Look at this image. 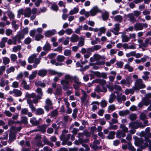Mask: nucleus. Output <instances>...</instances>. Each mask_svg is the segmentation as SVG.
Masks as SVG:
<instances>
[{
	"instance_id": "obj_1",
	"label": "nucleus",
	"mask_w": 151,
	"mask_h": 151,
	"mask_svg": "<svg viewBox=\"0 0 151 151\" xmlns=\"http://www.w3.org/2000/svg\"><path fill=\"white\" fill-rule=\"evenodd\" d=\"M61 84L63 85V88L64 91H66L68 89V86L70 85L69 81H66L63 79L61 81Z\"/></svg>"
},
{
	"instance_id": "obj_2",
	"label": "nucleus",
	"mask_w": 151,
	"mask_h": 151,
	"mask_svg": "<svg viewBox=\"0 0 151 151\" xmlns=\"http://www.w3.org/2000/svg\"><path fill=\"white\" fill-rule=\"evenodd\" d=\"M90 15L92 16H95L97 13L101 12V10L97 6L93 7L90 10Z\"/></svg>"
},
{
	"instance_id": "obj_3",
	"label": "nucleus",
	"mask_w": 151,
	"mask_h": 151,
	"mask_svg": "<svg viewBox=\"0 0 151 151\" xmlns=\"http://www.w3.org/2000/svg\"><path fill=\"white\" fill-rule=\"evenodd\" d=\"M56 32V31L55 29H53L52 30H48L46 31L44 35L46 37H50L53 35H55Z\"/></svg>"
},
{
	"instance_id": "obj_4",
	"label": "nucleus",
	"mask_w": 151,
	"mask_h": 151,
	"mask_svg": "<svg viewBox=\"0 0 151 151\" xmlns=\"http://www.w3.org/2000/svg\"><path fill=\"white\" fill-rule=\"evenodd\" d=\"M127 17L129 19V21L132 23H134L136 21V19L132 13L128 14L127 15Z\"/></svg>"
},
{
	"instance_id": "obj_5",
	"label": "nucleus",
	"mask_w": 151,
	"mask_h": 151,
	"mask_svg": "<svg viewBox=\"0 0 151 151\" xmlns=\"http://www.w3.org/2000/svg\"><path fill=\"white\" fill-rule=\"evenodd\" d=\"M32 14V10L29 7L26 8L24 10V15L25 17H29Z\"/></svg>"
},
{
	"instance_id": "obj_6",
	"label": "nucleus",
	"mask_w": 151,
	"mask_h": 151,
	"mask_svg": "<svg viewBox=\"0 0 151 151\" xmlns=\"http://www.w3.org/2000/svg\"><path fill=\"white\" fill-rule=\"evenodd\" d=\"M16 139L15 134L13 132L10 131L9 134V141L11 142Z\"/></svg>"
},
{
	"instance_id": "obj_7",
	"label": "nucleus",
	"mask_w": 151,
	"mask_h": 151,
	"mask_svg": "<svg viewBox=\"0 0 151 151\" xmlns=\"http://www.w3.org/2000/svg\"><path fill=\"white\" fill-rule=\"evenodd\" d=\"M30 122L33 126H37L40 124L39 122L37 120L36 118L35 117H33L32 119L31 118L30 119Z\"/></svg>"
},
{
	"instance_id": "obj_8",
	"label": "nucleus",
	"mask_w": 151,
	"mask_h": 151,
	"mask_svg": "<svg viewBox=\"0 0 151 151\" xmlns=\"http://www.w3.org/2000/svg\"><path fill=\"white\" fill-rule=\"evenodd\" d=\"M47 71L45 69H41L39 70L38 72V75L41 77H43L47 74Z\"/></svg>"
},
{
	"instance_id": "obj_9",
	"label": "nucleus",
	"mask_w": 151,
	"mask_h": 151,
	"mask_svg": "<svg viewBox=\"0 0 151 151\" xmlns=\"http://www.w3.org/2000/svg\"><path fill=\"white\" fill-rule=\"evenodd\" d=\"M81 91L83 94V96L81 98V102L82 103H84L87 99V95L85 91L83 89H81Z\"/></svg>"
},
{
	"instance_id": "obj_10",
	"label": "nucleus",
	"mask_w": 151,
	"mask_h": 151,
	"mask_svg": "<svg viewBox=\"0 0 151 151\" xmlns=\"http://www.w3.org/2000/svg\"><path fill=\"white\" fill-rule=\"evenodd\" d=\"M115 132L114 131H110L109 135L107 136L106 138L109 139H111L114 138Z\"/></svg>"
},
{
	"instance_id": "obj_11",
	"label": "nucleus",
	"mask_w": 151,
	"mask_h": 151,
	"mask_svg": "<svg viewBox=\"0 0 151 151\" xmlns=\"http://www.w3.org/2000/svg\"><path fill=\"white\" fill-rule=\"evenodd\" d=\"M135 129H137L139 127L144 128L145 127V125L142 124V123L141 122H138L137 120L135 121Z\"/></svg>"
},
{
	"instance_id": "obj_12",
	"label": "nucleus",
	"mask_w": 151,
	"mask_h": 151,
	"mask_svg": "<svg viewBox=\"0 0 151 151\" xmlns=\"http://www.w3.org/2000/svg\"><path fill=\"white\" fill-rule=\"evenodd\" d=\"M75 83L77 85L73 84V86L75 89L76 90H79L80 86H79L81 84V82L77 81L75 79L74 80Z\"/></svg>"
},
{
	"instance_id": "obj_13",
	"label": "nucleus",
	"mask_w": 151,
	"mask_h": 151,
	"mask_svg": "<svg viewBox=\"0 0 151 151\" xmlns=\"http://www.w3.org/2000/svg\"><path fill=\"white\" fill-rule=\"evenodd\" d=\"M145 85L144 84L141 83L139 85H135L134 89L135 90H139L140 89L145 88Z\"/></svg>"
},
{
	"instance_id": "obj_14",
	"label": "nucleus",
	"mask_w": 151,
	"mask_h": 151,
	"mask_svg": "<svg viewBox=\"0 0 151 151\" xmlns=\"http://www.w3.org/2000/svg\"><path fill=\"white\" fill-rule=\"evenodd\" d=\"M79 10V9L78 8L74 7L73 9L70 11L69 14L70 15H73L76 14L78 12Z\"/></svg>"
},
{
	"instance_id": "obj_15",
	"label": "nucleus",
	"mask_w": 151,
	"mask_h": 151,
	"mask_svg": "<svg viewBox=\"0 0 151 151\" xmlns=\"http://www.w3.org/2000/svg\"><path fill=\"white\" fill-rule=\"evenodd\" d=\"M36 54H33L31 56H29L28 58V62L29 63H32L34 62V59L36 57Z\"/></svg>"
},
{
	"instance_id": "obj_16",
	"label": "nucleus",
	"mask_w": 151,
	"mask_h": 151,
	"mask_svg": "<svg viewBox=\"0 0 151 151\" xmlns=\"http://www.w3.org/2000/svg\"><path fill=\"white\" fill-rule=\"evenodd\" d=\"M21 122L22 124L25 125H27L28 124V118L26 116H23L21 117Z\"/></svg>"
},
{
	"instance_id": "obj_17",
	"label": "nucleus",
	"mask_w": 151,
	"mask_h": 151,
	"mask_svg": "<svg viewBox=\"0 0 151 151\" xmlns=\"http://www.w3.org/2000/svg\"><path fill=\"white\" fill-rule=\"evenodd\" d=\"M114 20L118 22H121L123 19L122 16L120 15H116L113 17Z\"/></svg>"
},
{
	"instance_id": "obj_18",
	"label": "nucleus",
	"mask_w": 151,
	"mask_h": 151,
	"mask_svg": "<svg viewBox=\"0 0 151 151\" xmlns=\"http://www.w3.org/2000/svg\"><path fill=\"white\" fill-rule=\"evenodd\" d=\"M129 111L128 110H126L125 111H120L119 112V114L120 116H124L125 115L128 114H129Z\"/></svg>"
},
{
	"instance_id": "obj_19",
	"label": "nucleus",
	"mask_w": 151,
	"mask_h": 151,
	"mask_svg": "<svg viewBox=\"0 0 151 151\" xmlns=\"http://www.w3.org/2000/svg\"><path fill=\"white\" fill-rule=\"evenodd\" d=\"M44 111L43 109L41 108H39L36 110V114L37 115H40L43 114Z\"/></svg>"
},
{
	"instance_id": "obj_20",
	"label": "nucleus",
	"mask_w": 151,
	"mask_h": 151,
	"mask_svg": "<svg viewBox=\"0 0 151 151\" xmlns=\"http://www.w3.org/2000/svg\"><path fill=\"white\" fill-rule=\"evenodd\" d=\"M126 84L128 86H129L132 83V80L131 78L129 76H128L126 78Z\"/></svg>"
},
{
	"instance_id": "obj_21",
	"label": "nucleus",
	"mask_w": 151,
	"mask_h": 151,
	"mask_svg": "<svg viewBox=\"0 0 151 151\" xmlns=\"http://www.w3.org/2000/svg\"><path fill=\"white\" fill-rule=\"evenodd\" d=\"M37 128L39 129V131H41L43 133H44L46 131V127L45 125L39 126Z\"/></svg>"
},
{
	"instance_id": "obj_22",
	"label": "nucleus",
	"mask_w": 151,
	"mask_h": 151,
	"mask_svg": "<svg viewBox=\"0 0 151 151\" xmlns=\"http://www.w3.org/2000/svg\"><path fill=\"white\" fill-rule=\"evenodd\" d=\"M7 15L10 20L14 19L15 17L14 14L11 11L7 12Z\"/></svg>"
},
{
	"instance_id": "obj_23",
	"label": "nucleus",
	"mask_w": 151,
	"mask_h": 151,
	"mask_svg": "<svg viewBox=\"0 0 151 151\" xmlns=\"http://www.w3.org/2000/svg\"><path fill=\"white\" fill-rule=\"evenodd\" d=\"M116 96L114 93H111L110 95V97L109 101L110 103H112L116 98Z\"/></svg>"
},
{
	"instance_id": "obj_24",
	"label": "nucleus",
	"mask_w": 151,
	"mask_h": 151,
	"mask_svg": "<svg viewBox=\"0 0 151 151\" xmlns=\"http://www.w3.org/2000/svg\"><path fill=\"white\" fill-rule=\"evenodd\" d=\"M37 73V71L35 70L33 72L32 74L29 75V79L30 80H31L34 79L36 76V74Z\"/></svg>"
},
{
	"instance_id": "obj_25",
	"label": "nucleus",
	"mask_w": 151,
	"mask_h": 151,
	"mask_svg": "<svg viewBox=\"0 0 151 151\" xmlns=\"http://www.w3.org/2000/svg\"><path fill=\"white\" fill-rule=\"evenodd\" d=\"M13 93L16 95V96H20L22 94V91L18 89H14Z\"/></svg>"
},
{
	"instance_id": "obj_26",
	"label": "nucleus",
	"mask_w": 151,
	"mask_h": 151,
	"mask_svg": "<svg viewBox=\"0 0 151 151\" xmlns=\"http://www.w3.org/2000/svg\"><path fill=\"white\" fill-rule=\"evenodd\" d=\"M44 37L43 35L41 34H37L35 36V40L37 41H39L41 39L43 38Z\"/></svg>"
},
{
	"instance_id": "obj_27",
	"label": "nucleus",
	"mask_w": 151,
	"mask_h": 151,
	"mask_svg": "<svg viewBox=\"0 0 151 151\" xmlns=\"http://www.w3.org/2000/svg\"><path fill=\"white\" fill-rule=\"evenodd\" d=\"M79 39V37L78 35H75L73 37H72L70 38L71 41L73 42H77Z\"/></svg>"
},
{
	"instance_id": "obj_28",
	"label": "nucleus",
	"mask_w": 151,
	"mask_h": 151,
	"mask_svg": "<svg viewBox=\"0 0 151 151\" xmlns=\"http://www.w3.org/2000/svg\"><path fill=\"white\" fill-rule=\"evenodd\" d=\"M102 18L103 20H105L107 19L109 17V13L105 11L102 15Z\"/></svg>"
},
{
	"instance_id": "obj_29",
	"label": "nucleus",
	"mask_w": 151,
	"mask_h": 151,
	"mask_svg": "<svg viewBox=\"0 0 151 151\" xmlns=\"http://www.w3.org/2000/svg\"><path fill=\"white\" fill-rule=\"evenodd\" d=\"M65 57L61 55H58L57 58V60L58 62H62L64 61L65 59Z\"/></svg>"
},
{
	"instance_id": "obj_30",
	"label": "nucleus",
	"mask_w": 151,
	"mask_h": 151,
	"mask_svg": "<svg viewBox=\"0 0 151 151\" xmlns=\"http://www.w3.org/2000/svg\"><path fill=\"white\" fill-rule=\"evenodd\" d=\"M35 85L36 86H41L42 87H45V84L44 83H42L41 81H39L37 82H35Z\"/></svg>"
},
{
	"instance_id": "obj_31",
	"label": "nucleus",
	"mask_w": 151,
	"mask_h": 151,
	"mask_svg": "<svg viewBox=\"0 0 151 151\" xmlns=\"http://www.w3.org/2000/svg\"><path fill=\"white\" fill-rule=\"evenodd\" d=\"M50 4H52L51 8L54 11L56 12L57 11L58 9V6L55 4H53L51 3H50Z\"/></svg>"
},
{
	"instance_id": "obj_32",
	"label": "nucleus",
	"mask_w": 151,
	"mask_h": 151,
	"mask_svg": "<svg viewBox=\"0 0 151 151\" xmlns=\"http://www.w3.org/2000/svg\"><path fill=\"white\" fill-rule=\"evenodd\" d=\"M62 93V90L60 88H57L55 90V95L60 96Z\"/></svg>"
},
{
	"instance_id": "obj_33",
	"label": "nucleus",
	"mask_w": 151,
	"mask_h": 151,
	"mask_svg": "<svg viewBox=\"0 0 151 151\" xmlns=\"http://www.w3.org/2000/svg\"><path fill=\"white\" fill-rule=\"evenodd\" d=\"M3 63L5 65L9 63L10 61L9 58L6 57H4L3 58Z\"/></svg>"
},
{
	"instance_id": "obj_34",
	"label": "nucleus",
	"mask_w": 151,
	"mask_h": 151,
	"mask_svg": "<svg viewBox=\"0 0 151 151\" xmlns=\"http://www.w3.org/2000/svg\"><path fill=\"white\" fill-rule=\"evenodd\" d=\"M128 148L129 150L131 151H136V149L132 145L130 142H128Z\"/></svg>"
},
{
	"instance_id": "obj_35",
	"label": "nucleus",
	"mask_w": 151,
	"mask_h": 151,
	"mask_svg": "<svg viewBox=\"0 0 151 151\" xmlns=\"http://www.w3.org/2000/svg\"><path fill=\"white\" fill-rule=\"evenodd\" d=\"M110 126L109 127V130H116L117 129L118 126L116 125H114L113 124H110Z\"/></svg>"
},
{
	"instance_id": "obj_36",
	"label": "nucleus",
	"mask_w": 151,
	"mask_h": 151,
	"mask_svg": "<svg viewBox=\"0 0 151 151\" xmlns=\"http://www.w3.org/2000/svg\"><path fill=\"white\" fill-rule=\"evenodd\" d=\"M51 46L49 44H45L43 47V50L47 51H49L50 49Z\"/></svg>"
},
{
	"instance_id": "obj_37",
	"label": "nucleus",
	"mask_w": 151,
	"mask_h": 151,
	"mask_svg": "<svg viewBox=\"0 0 151 151\" xmlns=\"http://www.w3.org/2000/svg\"><path fill=\"white\" fill-rule=\"evenodd\" d=\"M100 104L102 108H104L106 106L107 103L105 100L103 99L101 101Z\"/></svg>"
},
{
	"instance_id": "obj_38",
	"label": "nucleus",
	"mask_w": 151,
	"mask_h": 151,
	"mask_svg": "<svg viewBox=\"0 0 151 151\" xmlns=\"http://www.w3.org/2000/svg\"><path fill=\"white\" fill-rule=\"evenodd\" d=\"M133 14L134 17H138L141 14V12L139 11L135 10L133 11Z\"/></svg>"
},
{
	"instance_id": "obj_39",
	"label": "nucleus",
	"mask_w": 151,
	"mask_h": 151,
	"mask_svg": "<svg viewBox=\"0 0 151 151\" xmlns=\"http://www.w3.org/2000/svg\"><path fill=\"white\" fill-rule=\"evenodd\" d=\"M71 51L70 50H65L64 54L66 56H68L71 54Z\"/></svg>"
},
{
	"instance_id": "obj_40",
	"label": "nucleus",
	"mask_w": 151,
	"mask_h": 151,
	"mask_svg": "<svg viewBox=\"0 0 151 151\" xmlns=\"http://www.w3.org/2000/svg\"><path fill=\"white\" fill-rule=\"evenodd\" d=\"M74 80L75 79H74L73 78L71 77L69 75H66L65 76V79L64 80H65L66 81H69L68 80Z\"/></svg>"
},
{
	"instance_id": "obj_41",
	"label": "nucleus",
	"mask_w": 151,
	"mask_h": 151,
	"mask_svg": "<svg viewBox=\"0 0 151 151\" xmlns=\"http://www.w3.org/2000/svg\"><path fill=\"white\" fill-rule=\"evenodd\" d=\"M91 73H93L94 75L96 76L97 77L101 78V73L99 71L94 72L92 70H91Z\"/></svg>"
},
{
	"instance_id": "obj_42",
	"label": "nucleus",
	"mask_w": 151,
	"mask_h": 151,
	"mask_svg": "<svg viewBox=\"0 0 151 151\" xmlns=\"http://www.w3.org/2000/svg\"><path fill=\"white\" fill-rule=\"evenodd\" d=\"M146 115L144 113H141L139 115L140 119L142 121L146 119Z\"/></svg>"
},
{
	"instance_id": "obj_43",
	"label": "nucleus",
	"mask_w": 151,
	"mask_h": 151,
	"mask_svg": "<svg viewBox=\"0 0 151 151\" xmlns=\"http://www.w3.org/2000/svg\"><path fill=\"white\" fill-rule=\"evenodd\" d=\"M129 118L131 121H134L136 119L137 116L135 114H131L129 115Z\"/></svg>"
},
{
	"instance_id": "obj_44",
	"label": "nucleus",
	"mask_w": 151,
	"mask_h": 151,
	"mask_svg": "<svg viewBox=\"0 0 151 151\" xmlns=\"http://www.w3.org/2000/svg\"><path fill=\"white\" fill-rule=\"evenodd\" d=\"M83 132L84 135L87 137H90L91 136V133L86 130H84Z\"/></svg>"
},
{
	"instance_id": "obj_45",
	"label": "nucleus",
	"mask_w": 151,
	"mask_h": 151,
	"mask_svg": "<svg viewBox=\"0 0 151 151\" xmlns=\"http://www.w3.org/2000/svg\"><path fill=\"white\" fill-rule=\"evenodd\" d=\"M129 40V38L125 35L122 38V42H128Z\"/></svg>"
},
{
	"instance_id": "obj_46",
	"label": "nucleus",
	"mask_w": 151,
	"mask_h": 151,
	"mask_svg": "<svg viewBox=\"0 0 151 151\" xmlns=\"http://www.w3.org/2000/svg\"><path fill=\"white\" fill-rule=\"evenodd\" d=\"M93 56L95 60L96 61L99 60L101 58V56L98 54H94Z\"/></svg>"
},
{
	"instance_id": "obj_47",
	"label": "nucleus",
	"mask_w": 151,
	"mask_h": 151,
	"mask_svg": "<svg viewBox=\"0 0 151 151\" xmlns=\"http://www.w3.org/2000/svg\"><path fill=\"white\" fill-rule=\"evenodd\" d=\"M24 43L26 44H29L32 41L31 39L29 37H28L24 40Z\"/></svg>"
},
{
	"instance_id": "obj_48",
	"label": "nucleus",
	"mask_w": 151,
	"mask_h": 151,
	"mask_svg": "<svg viewBox=\"0 0 151 151\" xmlns=\"http://www.w3.org/2000/svg\"><path fill=\"white\" fill-rule=\"evenodd\" d=\"M11 59L12 61H15L17 58V57L15 54H12L11 55Z\"/></svg>"
},
{
	"instance_id": "obj_49",
	"label": "nucleus",
	"mask_w": 151,
	"mask_h": 151,
	"mask_svg": "<svg viewBox=\"0 0 151 151\" xmlns=\"http://www.w3.org/2000/svg\"><path fill=\"white\" fill-rule=\"evenodd\" d=\"M99 84L100 85L104 86L106 84V81L104 79H100Z\"/></svg>"
},
{
	"instance_id": "obj_50",
	"label": "nucleus",
	"mask_w": 151,
	"mask_h": 151,
	"mask_svg": "<svg viewBox=\"0 0 151 151\" xmlns=\"http://www.w3.org/2000/svg\"><path fill=\"white\" fill-rule=\"evenodd\" d=\"M28 112V110L26 108L22 109L21 111V113L23 115L27 114Z\"/></svg>"
},
{
	"instance_id": "obj_51",
	"label": "nucleus",
	"mask_w": 151,
	"mask_h": 151,
	"mask_svg": "<svg viewBox=\"0 0 151 151\" xmlns=\"http://www.w3.org/2000/svg\"><path fill=\"white\" fill-rule=\"evenodd\" d=\"M58 114V112L56 109L53 110L51 113V115L53 117L56 116Z\"/></svg>"
},
{
	"instance_id": "obj_52",
	"label": "nucleus",
	"mask_w": 151,
	"mask_h": 151,
	"mask_svg": "<svg viewBox=\"0 0 151 151\" xmlns=\"http://www.w3.org/2000/svg\"><path fill=\"white\" fill-rule=\"evenodd\" d=\"M135 121L134 122H131L130 123H129V127H131V128L135 129Z\"/></svg>"
},
{
	"instance_id": "obj_53",
	"label": "nucleus",
	"mask_w": 151,
	"mask_h": 151,
	"mask_svg": "<svg viewBox=\"0 0 151 151\" xmlns=\"http://www.w3.org/2000/svg\"><path fill=\"white\" fill-rule=\"evenodd\" d=\"M36 91L40 95H42L43 92H42V90L41 88H37L36 90Z\"/></svg>"
},
{
	"instance_id": "obj_54",
	"label": "nucleus",
	"mask_w": 151,
	"mask_h": 151,
	"mask_svg": "<svg viewBox=\"0 0 151 151\" xmlns=\"http://www.w3.org/2000/svg\"><path fill=\"white\" fill-rule=\"evenodd\" d=\"M114 31L112 30H111V31L113 32L114 34L116 35H118L119 34L121 33V32L118 33L119 30L120 29H113Z\"/></svg>"
},
{
	"instance_id": "obj_55",
	"label": "nucleus",
	"mask_w": 151,
	"mask_h": 151,
	"mask_svg": "<svg viewBox=\"0 0 151 151\" xmlns=\"http://www.w3.org/2000/svg\"><path fill=\"white\" fill-rule=\"evenodd\" d=\"M12 30L10 29H7L6 31V34L7 36H10L12 33Z\"/></svg>"
},
{
	"instance_id": "obj_56",
	"label": "nucleus",
	"mask_w": 151,
	"mask_h": 151,
	"mask_svg": "<svg viewBox=\"0 0 151 151\" xmlns=\"http://www.w3.org/2000/svg\"><path fill=\"white\" fill-rule=\"evenodd\" d=\"M114 88L118 91H120L122 90L121 87L120 86L116 84L114 85Z\"/></svg>"
},
{
	"instance_id": "obj_57",
	"label": "nucleus",
	"mask_w": 151,
	"mask_h": 151,
	"mask_svg": "<svg viewBox=\"0 0 151 151\" xmlns=\"http://www.w3.org/2000/svg\"><path fill=\"white\" fill-rule=\"evenodd\" d=\"M108 109L109 110L112 111L115 110L116 109V108L115 105L114 104H112L109 106Z\"/></svg>"
},
{
	"instance_id": "obj_58",
	"label": "nucleus",
	"mask_w": 151,
	"mask_h": 151,
	"mask_svg": "<svg viewBox=\"0 0 151 151\" xmlns=\"http://www.w3.org/2000/svg\"><path fill=\"white\" fill-rule=\"evenodd\" d=\"M144 104H143L146 106H147L149 104V100L144 98L143 99Z\"/></svg>"
},
{
	"instance_id": "obj_59",
	"label": "nucleus",
	"mask_w": 151,
	"mask_h": 151,
	"mask_svg": "<svg viewBox=\"0 0 151 151\" xmlns=\"http://www.w3.org/2000/svg\"><path fill=\"white\" fill-rule=\"evenodd\" d=\"M95 91L97 92L98 93L103 92L102 90L101 89L99 86L98 85L95 89Z\"/></svg>"
},
{
	"instance_id": "obj_60",
	"label": "nucleus",
	"mask_w": 151,
	"mask_h": 151,
	"mask_svg": "<svg viewBox=\"0 0 151 151\" xmlns=\"http://www.w3.org/2000/svg\"><path fill=\"white\" fill-rule=\"evenodd\" d=\"M116 64L119 68H122L123 66V63L122 61L118 62Z\"/></svg>"
},
{
	"instance_id": "obj_61",
	"label": "nucleus",
	"mask_w": 151,
	"mask_h": 151,
	"mask_svg": "<svg viewBox=\"0 0 151 151\" xmlns=\"http://www.w3.org/2000/svg\"><path fill=\"white\" fill-rule=\"evenodd\" d=\"M12 27H14V28H18V26L16 24V21H13L12 22Z\"/></svg>"
},
{
	"instance_id": "obj_62",
	"label": "nucleus",
	"mask_w": 151,
	"mask_h": 151,
	"mask_svg": "<svg viewBox=\"0 0 151 151\" xmlns=\"http://www.w3.org/2000/svg\"><path fill=\"white\" fill-rule=\"evenodd\" d=\"M82 40H81L78 43V44L79 46L81 47L83 46L84 45V39L83 38H82Z\"/></svg>"
},
{
	"instance_id": "obj_63",
	"label": "nucleus",
	"mask_w": 151,
	"mask_h": 151,
	"mask_svg": "<svg viewBox=\"0 0 151 151\" xmlns=\"http://www.w3.org/2000/svg\"><path fill=\"white\" fill-rule=\"evenodd\" d=\"M15 121L10 119L8 121V125L9 126H11L15 124Z\"/></svg>"
},
{
	"instance_id": "obj_64",
	"label": "nucleus",
	"mask_w": 151,
	"mask_h": 151,
	"mask_svg": "<svg viewBox=\"0 0 151 151\" xmlns=\"http://www.w3.org/2000/svg\"><path fill=\"white\" fill-rule=\"evenodd\" d=\"M24 35L23 33H20L17 36L18 40H21L24 38Z\"/></svg>"
}]
</instances>
